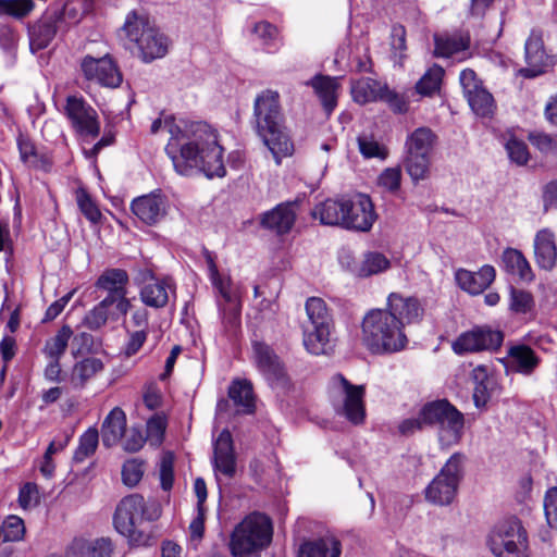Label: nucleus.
I'll return each mask as SVG.
<instances>
[{
    "mask_svg": "<svg viewBox=\"0 0 557 557\" xmlns=\"http://www.w3.org/2000/svg\"><path fill=\"white\" fill-rule=\"evenodd\" d=\"M164 127L170 139L165 152L172 160L175 171L183 176L203 173L207 177H223L226 169L223 161V148L219 144L214 128L205 122L180 121L174 117L157 119L150 132L157 134Z\"/></svg>",
    "mask_w": 557,
    "mask_h": 557,
    "instance_id": "nucleus-1",
    "label": "nucleus"
},
{
    "mask_svg": "<svg viewBox=\"0 0 557 557\" xmlns=\"http://www.w3.org/2000/svg\"><path fill=\"white\" fill-rule=\"evenodd\" d=\"M253 121L258 136L271 151L276 164L293 154L294 144L285 126V117L275 90L261 91L255 99Z\"/></svg>",
    "mask_w": 557,
    "mask_h": 557,
    "instance_id": "nucleus-2",
    "label": "nucleus"
},
{
    "mask_svg": "<svg viewBox=\"0 0 557 557\" xmlns=\"http://www.w3.org/2000/svg\"><path fill=\"white\" fill-rule=\"evenodd\" d=\"M161 515L159 505L148 503L140 494L123 497L114 511L113 524L115 530L127 539L132 546H149L152 544L151 530L145 522L154 521Z\"/></svg>",
    "mask_w": 557,
    "mask_h": 557,
    "instance_id": "nucleus-3",
    "label": "nucleus"
},
{
    "mask_svg": "<svg viewBox=\"0 0 557 557\" xmlns=\"http://www.w3.org/2000/svg\"><path fill=\"white\" fill-rule=\"evenodd\" d=\"M362 343L374 355L398 352L408 344L401 323L384 309H371L362 320Z\"/></svg>",
    "mask_w": 557,
    "mask_h": 557,
    "instance_id": "nucleus-4",
    "label": "nucleus"
},
{
    "mask_svg": "<svg viewBox=\"0 0 557 557\" xmlns=\"http://www.w3.org/2000/svg\"><path fill=\"white\" fill-rule=\"evenodd\" d=\"M121 35L133 45L144 62L163 58L168 53V38L160 33L145 13L132 11L126 15ZM132 48V46H128Z\"/></svg>",
    "mask_w": 557,
    "mask_h": 557,
    "instance_id": "nucleus-5",
    "label": "nucleus"
},
{
    "mask_svg": "<svg viewBox=\"0 0 557 557\" xmlns=\"http://www.w3.org/2000/svg\"><path fill=\"white\" fill-rule=\"evenodd\" d=\"M272 540V522L260 512L248 515L234 529L230 549L234 557H250L265 548Z\"/></svg>",
    "mask_w": 557,
    "mask_h": 557,
    "instance_id": "nucleus-6",
    "label": "nucleus"
},
{
    "mask_svg": "<svg viewBox=\"0 0 557 557\" xmlns=\"http://www.w3.org/2000/svg\"><path fill=\"white\" fill-rule=\"evenodd\" d=\"M423 421L436 426L440 443L445 446L458 444L463 434L465 416L447 399L429 401L422 406Z\"/></svg>",
    "mask_w": 557,
    "mask_h": 557,
    "instance_id": "nucleus-7",
    "label": "nucleus"
},
{
    "mask_svg": "<svg viewBox=\"0 0 557 557\" xmlns=\"http://www.w3.org/2000/svg\"><path fill=\"white\" fill-rule=\"evenodd\" d=\"M462 463L463 456L461 454L456 453L450 456L440 473L425 488V499L429 503L445 506L454 500L463 475Z\"/></svg>",
    "mask_w": 557,
    "mask_h": 557,
    "instance_id": "nucleus-8",
    "label": "nucleus"
},
{
    "mask_svg": "<svg viewBox=\"0 0 557 557\" xmlns=\"http://www.w3.org/2000/svg\"><path fill=\"white\" fill-rule=\"evenodd\" d=\"M525 66L519 70L524 78H535L555 64V58L546 50L543 32L532 29L524 44Z\"/></svg>",
    "mask_w": 557,
    "mask_h": 557,
    "instance_id": "nucleus-9",
    "label": "nucleus"
},
{
    "mask_svg": "<svg viewBox=\"0 0 557 557\" xmlns=\"http://www.w3.org/2000/svg\"><path fill=\"white\" fill-rule=\"evenodd\" d=\"M332 382L341 387L343 394L342 405L335 407L336 413L345 417L355 425L362 424L366 419L364 386L351 384L342 374L334 375Z\"/></svg>",
    "mask_w": 557,
    "mask_h": 557,
    "instance_id": "nucleus-10",
    "label": "nucleus"
},
{
    "mask_svg": "<svg viewBox=\"0 0 557 557\" xmlns=\"http://www.w3.org/2000/svg\"><path fill=\"white\" fill-rule=\"evenodd\" d=\"M64 113L71 126L81 136L96 138L100 133L97 111L83 97L69 96Z\"/></svg>",
    "mask_w": 557,
    "mask_h": 557,
    "instance_id": "nucleus-11",
    "label": "nucleus"
},
{
    "mask_svg": "<svg viewBox=\"0 0 557 557\" xmlns=\"http://www.w3.org/2000/svg\"><path fill=\"white\" fill-rule=\"evenodd\" d=\"M503 341L504 334L500 331L492 330L488 326H476L461 333L453 342L451 348L455 354L461 356L469 352L497 349Z\"/></svg>",
    "mask_w": 557,
    "mask_h": 557,
    "instance_id": "nucleus-12",
    "label": "nucleus"
},
{
    "mask_svg": "<svg viewBox=\"0 0 557 557\" xmlns=\"http://www.w3.org/2000/svg\"><path fill=\"white\" fill-rule=\"evenodd\" d=\"M208 265L211 282L223 299V301L218 300L222 321L226 329L234 330L239 325L240 306L231 293L228 282L222 278L216 264L210 257L208 258Z\"/></svg>",
    "mask_w": 557,
    "mask_h": 557,
    "instance_id": "nucleus-13",
    "label": "nucleus"
},
{
    "mask_svg": "<svg viewBox=\"0 0 557 557\" xmlns=\"http://www.w3.org/2000/svg\"><path fill=\"white\" fill-rule=\"evenodd\" d=\"M81 69L86 79L101 86L114 88L122 83V75L108 54L98 59L86 55L81 62Z\"/></svg>",
    "mask_w": 557,
    "mask_h": 557,
    "instance_id": "nucleus-14",
    "label": "nucleus"
},
{
    "mask_svg": "<svg viewBox=\"0 0 557 557\" xmlns=\"http://www.w3.org/2000/svg\"><path fill=\"white\" fill-rule=\"evenodd\" d=\"M376 218L374 206L368 195L358 194L354 198L347 199L344 228L368 232Z\"/></svg>",
    "mask_w": 557,
    "mask_h": 557,
    "instance_id": "nucleus-15",
    "label": "nucleus"
},
{
    "mask_svg": "<svg viewBox=\"0 0 557 557\" xmlns=\"http://www.w3.org/2000/svg\"><path fill=\"white\" fill-rule=\"evenodd\" d=\"M129 282L128 273L124 269L110 268L106 269L97 278L95 286L107 292L106 298H111L120 309L123 306H132L127 298V285Z\"/></svg>",
    "mask_w": 557,
    "mask_h": 557,
    "instance_id": "nucleus-16",
    "label": "nucleus"
},
{
    "mask_svg": "<svg viewBox=\"0 0 557 557\" xmlns=\"http://www.w3.org/2000/svg\"><path fill=\"white\" fill-rule=\"evenodd\" d=\"M145 284L139 292L140 300L154 309L163 308L168 305L170 294L175 293V285L170 277L158 280L151 271L144 274Z\"/></svg>",
    "mask_w": 557,
    "mask_h": 557,
    "instance_id": "nucleus-17",
    "label": "nucleus"
},
{
    "mask_svg": "<svg viewBox=\"0 0 557 557\" xmlns=\"http://www.w3.org/2000/svg\"><path fill=\"white\" fill-rule=\"evenodd\" d=\"M528 542V534L517 518L500 521L490 535L492 552Z\"/></svg>",
    "mask_w": 557,
    "mask_h": 557,
    "instance_id": "nucleus-18",
    "label": "nucleus"
},
{
    "mask_svg": "<svg viewBox=\"0 0 557 557\" xmlns=\"http://www.w3.org/2000/svg\"><path fill=\"white\" fill-rule=\"evenodd\" d=\"M111 298H103L100 302L94 306L83 318V325L90 331H98L102 329L108 322H116L121 317L127 314L131 306H123L120 309Z\"/></svg>",
    "mask_w": 557,
    "mask_h": 557,
    "instance_id": "nucleus-19",
    "label": "nucleus"
},
{
    "mask_svg": "<svg viewBox=\"0 0 557 557\" xmlns=\"http://www.w3.org/2000/svg\"><path fill=\"white\" fill-rule=\"evenodd\" d=\"M253 351L259 370L272 385H286V374L278 357L264 343H255Z\"/></svg>",
    "mask_w": 557,
    "mask_h": 557,
    "instance_id": "nucleus-20",
    "label": "nucleus"
},
{
    "mask_svg": "<svg viewBox=\"0 0 557 557\" xmlns=\"http://www.w3.org/2000/svg\"><path fill=\"white\" fill-rule=\"evenodd\" d=\"M433 39L434 55L437 58H450L460 53L462 54L460 60L471 57L469 52L471 38L467 32L435 34Z\"/></svg>",
    "mask_w": 557,
    "mask_h": 557,
    "instance_id": "nucleus-21",
    "label": "nucleus"
},
{
    "mask_svg": "<svg viewBox=\"0 0 557 557\" xmlns=\"http://www.w3.org/2000/svg\"><path fill=\"white\" fill-rule=\"evenodd\" d=\"M391 312L401 323L405 324L418 322L423 317V308L420 301L414 297H404L398 293H392L387 297V306L384 309Z\"/></svg>",
    "mask_w": 557,
    "mask_h": 557,
    "instance_id": "nucleus-22",
    "label": "nucleus"
},
{
    "mask_svg": "<svg viewBox=\"0 0 557 557\" xmlns=\"http://www.w3.org/2000/svg\"><path fill=\"white\" fill-rule=\"evenodd\" d=\"M213 467L227 478L236 472V456L232 434L224 429L213 443Z\"/></svg>",
    "mask_w": 557,
    "mask_h": 557,
    "instance_id": "nucleus-23",
    "label": "nucleus"
},
{
    "mask_svg": "<svg viewBox=\"0 0 557 557\" xmlns=\"http://www.w3.org/2000/svg\"><path fill=\"white\" fill-rule=\"evenodd\" d=\"M132 212L144 223L152 225L166 214V200L160 194H149L133 200Z\"/></svg>",
    "mask_w": 557,
    "mask_h": 557,
    "instance_id": "nucleus-24",
    "label": "nucleus"
},
{
    "mask_svg": "<svg viewBox=\"0 0 557 557\" xmlns=\"http://www.w3.org/2000/svg\"><path fill=\"white\" fill-rule=\"evenodd\" d=\"M495 275V269L485 264L478 272L458 270L456 281L461 289L471 295H479L494 282Z\"/></svg>",
    "mask_w": 557,
    "mask_h": 557,
    "instance_id": "nucleus-25",
    "label": "nucleus"
},
{
    "mask_svg": "<svg viewBox=\"0 0 557 557\" xmlns=\"http://www.w3.org/2000/svg\"><path fill=\"white\" fill-rule=\"evenodd\" d=\"M296 220V213L292 203H280L270 211L262 214L260 224L262 227L273 231L276 234L288 233Z\"/></svg>",
    "mask_w": 557,
    "mask_h": 557,
    "instance_id": "nucleus-26",
    "label": "nucleus"
},
{
    "mask_svg": "<svg viewBox=\"0 0 557 557\" xmlns=\"http://www.w3.org/2000/svg\"><path fill=\"white\" fill-rule=\"evenodd\" d=\"M345 210H347V198L326 199L314 206L311 215L323 225L344 227Z\"/></svg>",
    "mask_w": 557,
    "mask_h": 557,
    "instance_id": "nucleus-27",
    "label": "nucleus"
},
{
    "mask_svg": "<svg viewBox=\"0 0 557 557\" xmlns=\"http://www.w3.org/2000/svg\"><path fill=\"white\" fill-rule=\"evenodd\" d=\"M126 433V414L120 407H114L104 418L101 425L103 446H115Z\"/></svg>",
    "mask_w": 557,
    "mask_h": 557,
    "instance_id": "nucleus-28",
    "label": "nucleus"
},
{
    "mask_svg": "<svg viewBox=\"0 0 557 557\" xmlns=\"http://www.w3.org/2000/svg\"><path fill=\"white\" fill-rule=\"evenodd\" d=\"M534 255L537 265L546 271H550L557 260V247L554 235L547 230L540 231L534 239Z\"/></svg>",
    "mask_w": 557,
    "mask_h": 557,
    "instance_id": "nucleus-29",
    "label": "nucleus"
},
{
    "mask_svg": "<svg viewBox=\"0 0 557 557\" xmlns=\"http://www.w3.org/2000/svg\"><path fill=\"white\" fill-rule=\"evenodd\" d=\"M307 85L314 89V92L319 97L324 111L327 115H330L337 106V90L339 88L337 78L324 75H315L307 83Z\"/></svg>",
    "mask_w": 557,
    "mask_h": 557,
    "instance_id": "nucleus-30",
    "label": "nucleus"
},
{
    "mask_svg": "<svg viewBox=\"0 0 557 557\" xmlns=\"http://www.w3.org/2000/svg\"><path fill=\"white\" fill-rule=\"evenodd\" d=\"M58 17L46 16L36 23L29 30V47L33 52L49 46L58 32Z\"/></svg>",
    "mask_w": 557,
    "mask_h": 557,
    "instance_id": "nucleus-31",
    "label": "nucleus"
},
{
    "mask_svg": "<svg viewBox=\"0 0 557 557\" xmlns=\"http://www.w3.org/2000/svg\"><path fill=\"white\" fill-rule=\"evenodd\" d=\"M341 542L334 536H324L304 542L299 547V557H339Z\"/></svg>",
    "mask_w": 557,
    "mask_h": 557,
    "instance_id": "nucleus-32",
    "label": "nucleus"
},
{
    "mask_svg": "<svg viewBox=\"0 0 557 557\" xmlns=\"http://www.w3.org/2000/svg\"><path fill=\"white\" fill-rule=\"evenodd\" d=\"M386 84L370 77H362L351 82V96L355 102L366 104L369 102L380 101L384 91H386Z\"/></svg>",
    "mask_w": 557,
    "mask_h": 557,
    "instance_id": "nucleus-33",
    "label": "nucleus"
},
{
    "mask_svg": "<svg viewBox=\"0 0 557 557\" xmlns=\"http://www.w3.org/2000/svg\"><path fill=\"white\" fill-rule=\"evenodd\" d=\"M104 370V364L97 357H87L77 361L72 369L70 382L75 389H82L98 373Z\"/></svg>",
    "mask_w": 557,
    "mask_h": 557,
    "instance_id": "nucleus-34",
    "label": "nucleus"
},
{
    "mask_svg": "<svg viewBox=\"0 0 557 557\" xmlns=\"http://www.w3.org/2000/svg\"><path fill=\"white\" fill-rule=\"evenodd\" d=\"M511 369L524 375H530L540 364V358L535 351L527 345H516L509 348Z\"/></svg>",
    "mask_w": 557,
    "mask_h": 557,
    "instance_id": "nucleus-35",
    "label": "nucleus"
},
{
    "mask_svg": "<svg viewBox=\"0 0 557 557\" xmlns=\"http://www.w3.org/2000/svg\"><path fill=\"white\" fill-rule=\"evenodd\" d=\"M502 261L507 273L517 275L520 280L525 282L533 281L534 274L531 265L520 250L515 248L505 249Z\"/></svg>",
    "mask_w": 557,
    "mask_h": 557,
    "instance_id": "nucleus-36",
    "label": "nucleus"
},
{
    "mask_svg": "<svg viewBox=\"0 0 557 557\" xmlns=\"http://www.w3.org/2000/svg\"><path fill=\"white\" fill-rule=\"evenodd\" d=\"M228 397L236 407L240 408V412L251 414L255 412V396L252 384L247 380H235L228 387Z\"/></svg>",
    "mask_w": 557,
    "mask_h": 557,
    "instance_id": "nucleus-37",
    "label": "nucleus"
},
{
    "mask_svg": "<svg viewBox=\"0 0 557 557\" xmlns=\"http://www.w3.org/2000/svg\"><path fill=\"white\" fill-rule=\"evenodd\" d=\"M391 267L385 255L377 251H369L363 255L362 260L355 264L350 271L358 277H369L386 271Z\"/></svg>",
    "mask_w": 557,
    "mask_h": 557,
    "instance_id": "nucleus-38",
    "label": "nucleus"
},
{
    "mask_svg": "<svg viewBox=\"0 0 557 557\" xmlns=\"http://www.w3.org/2000/svg\"><path fill=\"white\" fill-rule=\"evenodd\" d=\"M436 138V135L429 127H419L414 129L406 140L407 153L430 156Z\"/></svg>",
    "mask_w": 557,
    "mask_h": 557,
    "instance_id": "nucleus-39",
    "label": "nucleus"
},
{
    "mask_svg": "<svg viewBox=\"0 0 557 557\" xmlns=\"http://www.w3.org/2000/svg\"><path fill=\"white\" fill-rule=\"evenodd\" d=\"M312 329H306L304 332V345L308 352L312 355H323L326 352L332 326L311 325Z\"/></svg>",
    "mask_w": 557,
    "mask_h": 557,
    "instance_id": "nucleus-40",
    "label": "nucleus"
},
{
    "mask_svg": "<svg viewBox=\"0 0 557 557\" xmlns=\"http://www.w3.org/2000/svg\"><path fill=\"white\" fill-rule=\"evenodd\" d=\"M305 308L311 325L333 326L332 314L326 302L322 298H308Z\"/></svg>",
    "mask_w": 557,
    "mask_h": 557,
    "instance_id": "nucleus-41",
    "label": "nucleus"
},
{
    "mask_svg": "<svg viewBox=\"0 0 557 557\" xmlns=\"http://www.w3.org/2000/svg\"><path fill=\"white\" fill-rule=\"evenodd\" d=\"M465 97L478 116L486 117L494 113L496 108L494 98L484 87L475 89Z\"/></svg>",
    "mask_w": 557,
    "mask_h": 557,
    "instance_id": "nucleus-42",
    "label": "nucleus"
},
{
    "mask_svg": "<svg viewBox=\"0 0 557 557\" xmlns=\"http://www.w3.org/2000/svg\"><path fill=\"white\" fill-rule=\"evenodd\" d=\"M443 76L444 69L438 64H433L417 82V92L422 96H432L440 90Z\"/></svg>",
    "mask_w": 557,
    "mask_h": 557,
    "instance_id": "nucleus-43",
    "label": "nucleus"
},
{
    "mask_svg": "<svg viewBox=\"0 0 557 557\" xmlns=\"http://www.w3.org/2000/svg\"><path fill=\"white\" fill-rule=\"evenodd\" d=\"M72 334L73 332L69 325L62 326L53 337L46 342L45 355L48 358L60 359L66 350Z\"/></svg>",
    "mask_w": 557,
    "mask_h": 557,
    "instance_id": "nucleus-44",
    "label": "nucleus"
},
{
    "mask_svg": "<svg viewBox=\"0 0 557 557\" xmlns=\"http://www.w3.org/2000/svg\"><path fill=\"white\" fill-rule=\"evenodd\" d=\"M99 444V432L95 428H89L79 438L78 447L76 448L73 460L75 462H83L88 457L92 456Z\"/></svg>",
    "mask_w": 557,
    "mask_h": 557,
    "instance_id": "nucleus-45",
    "label": "nucleus"
},
{
    "mask_svg": "<svg viewBox=\"0 0 557 557\" xmlns=\"http://www.w3.org/2000/svg\"><path fill=\"white\" fill-rule=\"evenodd\" d=\"M405 166L413 181L424 180L429 173L430 156L407 153Z\"/></svg>",
    "mask_w": 557,
    "mask_h": 557,
    "instance_id": "nucleus-46",
    "label": "nucleus"
},
{
    "mask_svg": "<svg viewBox=\"0 0 557 557\" xmlns=\"http://www.w3.org/2000/svg\"><path fill=\"white\" fill-rule=\"evenodd\" d=\"M35 8L34 0H0V16L23 18Z\"/></svg>",
    "mask_w": 557,
    "mask_h": 557,
    "instance_id": "nucleus-47",
    "label": "nucleus"
},
{
    "mask_svg": "<svg viewBox=\"0 0 557 557\" xmlns=\"http://www.w3.org/2000/svg\"><path fill=\"white\" fill-rule=\"evenodd\" d=\"M4 542H17L23 540L25 534V524L22 518L9 516L2 523L0 535Z\"/></svg>",
    "mask_w": 557,
    "mask_h": 557,
    "instance_id": "nucleus-48",
    "label": "nucleus"
},
{
    "mask_svg": "<svg viewBox=\"0 0 557 557\" xmlns=\"http://www.w3.org/2000/svg\"><path fill=\"white\" fill-rule=\"evenodd\" d=\"M166 429V419L164 416L156 413L147 421L146 438L152 446L161 445Z\"/></svg>",
    "mask_w": 557,
    "mask_h": 557,
    "instance_id": "nucleus-49",
    "label": "nucleus"
},
{
    "mask_svg": "<svg viewBox=\"0 0 557 557\" xmlns=\"http://www.w3.org/2000/svg\"><path fill=\"white\" fill-rule=\"evenodd\" d=\"M534 306L533 296L531 293L517 289L515 287L510 288V304L509 308L516 313H527Z\"/></svg>",
    "mask_w": 557,
    "mask_h": 557,
    "instance_id": "nucleus-50",
    "label": "nucleus"
},
{
    "mask_svg": "<svg viewBox=\"0 0 557 557\" xmlns=\"http://www.w3.org/2000/svg\"><path fill=\"white\" fill-rule=\"evenodd\" d=\"M530 143L542 153H557V135L544 132H532L528 136Z\"/></svg>",
    "mask_w": 557,
    "mask_h": 557,
    "instance_id": "nucleus-51",
    "label": "nucleus"
},
{
    "mask_svg": "<svg viewBox=\"0 0 557 557\" xmlns=\"http://www.w3.org/2000/svg\"><path fill=\"white\" fill-rule=\"evenodd\" d=\"M17 147L21 160L28 166L39 168L41 159L37 153L34 143L24 136L17 138Z\"/></svg>",
    "mask_w": 557,
    "mask_h": 557,
    "instance_id": "nucleus-52",
    "label": "nucleus"
},
{
    "mask_svg": "<svg viewBox=\"0 0 557 557\" xmlns=\"http://www.w3.org/2000/svg\"><path fill=\"white\" fill-rule=\"evenodd\" d=\"M76 200L81 212L85 215L87 220H89L92 223H97L100 220L101 212L86 190H77Z\"/></svg>",
    "mask_w": 557,
    "mask_h": 557,
    "instance_id": "nucleus-53",
    "label": "nucleus"
},
{
    "mask_svg": "<svg viewBox=\"0 0 557 557\" xmlns=\"http://www.w3.org/2000/svg\"><path fill=\"white\" fill-rule=\"evenodd\" d=\"M358 147L360 153L367 158H380L385 159L387 156V151L384 146L380 145L373 137L370 136H359Z\"/></svg>",
    "mask_w": 557,
    "mask_h": 557,
    "instance_id": "nucleus-54",
    "label": "nucleus"
},
{
    "mask_svg": "<svg viewBox=\"0 0 557 557\" xmlns=\"http://www.w3.org/2000/svg\"><path fill=\"white\" fill-rule=\"evenodd\" d=\"M144 474V465L136 459L127 460L122 467V481L125 485L133 487L137 485Z\"/></svg>",
    "mask_w": 557,
    "mask_h": 557,
    "instance_id": "nucleus-55",
    "label": "nucleus"
},
{
    "mask_svg": "<svg viewBox=\"0 0 557 557\" xmlns=\"http://www.w3.org/2000/svg\"><path fill=\"white\" fill-rule=\"evenodd\" d=\"M506 150L512 162L518 165H524L529 161L530 153L524 141L515 137L510 138L506 144Z\"/></svg>",
    "mask_w": 557,
    "mask_h": 557,
    "instance_id": "nucleus-56",
    "label": "nucleus"
},
{
    "mask_svg": "<svg viewBox=\"0 0 557 557\" xmlns=\"http://www.w3.org/2000/svg\"><path fill=\"white\" fill-rule=\"evenodd\" d=\"M543 506L548 525L557 529V486L549 487L546 491Z\"/></svg>",
    "mask_w": 557,
    "mask_h": 557,
    "instance_id": "nucleus-57",
    "label": "nucleus"
},
{
    "mask_svg": "<svg viewBox=\"0 0 557 557\" xmlns=\"http://www.w3.org/2000/svg\"><path fill=\"white\" fill-rule=\"evenodd\" d=\"M114 545L109 537L91 541L86 546L87 557H112Z\"/></svg>",
    "mask_w": 557,
    "mask_h": 557,
    "instance_id": "nucleus-58",
    "label": "nucleus"
},
{
    "mask_svg": "<svg viewBox=\"0 0 557 557\" xmlns=\"http://www.w3.org/2000/svg\"><path fill=\"white\" fill-rule=\"evenodd\" d=\"M253 34L261 40L262 45L271 47L277 39V28L269 22H259L253 26Z\"/></svg>",
    "mask_w": 557,
    "mask_h": 557,
    "instance_id": "nucleus-59",
    "label": "nucleus"
},
{
    "mask_svg": "<svg viewBox=\"0 0 557 557\" xmlns=\"http://www.w3.org/2000/svg\"><path fill=\"white\" fill-rule=\"evenodd\" d=\"M146 441L147 438L143 435L141 430L133 426L125 433L123 448L128 453H136L143 448Z\"/></svg>",
    "mask_w": 557,
    "mask_h": 557,
    "instance_id": "nucleus-60",
    "label": "nucleus"
},
{
    "mask_svg": "<svg viewBox=\"0 0 557 557\" xmlns=\"http://www.w3.org/2000/svg\"><path fill=\"white\" fill-rule=\"evenodd\" d=\"M401 172L397 168H388L379 176V185L389 191H396L400 187Z\"/></svg>",
    "mask_w": 557,
    "mask_h": 557,
    "instance_id": "nucleus-61",
    "label": "nucleus"
},
{
    "mask_svg": "<svg viewBox=\"0 0 557 557\" xmlns=\"http://www.w3.org/2000/svg\"><path fill=\"white\" fill-rule=\"evenodd\" d=\"M160 481L164 491H169L173 486L174 471H173V457L172 455L163 456L160 463Z\"/></svg>",
    "mask_w": 557,
    "mask_h": 557,
    "instance_id": "nucleus-62",
    "label": "nucleus"
},
{
    "mask_svg": "<svg viewBox=\"0 0 557 557\" xmlns=\"http://www.w3.org/2000/svg\"><path fill=\"white\" fill-rule=\"evenodd\" d=\"M380 101L386 102L395 113H405L408 111V102L386 86V91L383 92Z\"/></svg>",
    "mask_w": 557,
    "mask_h": 557,
    "instance_id": "nucleus-63",
    "label": "nucleus"
},
{
    "mask_svg": "<svg viewBox=\"0 0 557 557\" xmlns=\"http://www.w3.org/2000/svg\"><path fill=\"white\" fill-rule=\"evenodd\" d=\"M459 81L465 96L483 87L482 82L476 76V73L471 69L461 71Z\"/></svg>",
    "mask_w": 557,
    "mask_h": 557,
    "instance_id": "nucleus-64",
    "label": "nucleus"
}]
</instances>
